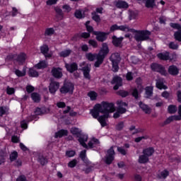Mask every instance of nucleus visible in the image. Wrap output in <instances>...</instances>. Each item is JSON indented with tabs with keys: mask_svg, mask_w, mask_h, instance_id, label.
I'll return each instance as SVG.
<instances>
[{
	"mask_svg": "<svg viewBox=\"0 0 181 181\" xmlns=\"http://www.w3.org/2000/svg\"><path fill=\"white\" fill-rule=\"evenodd\" d=\"M114 111L115 107L113 103L103 102L101 105L96 104L90 110V114L93 118L98 119L102 127H106L105 118H108L110 112H114Z\"/></svg>",
	"mask_w": 181,
	"mask_h": 181,
	"instance_id": "1",
	"label": "nucleus"
},
{
	"mask_svg": "<svg viewBox=\"0 0 181 181\" xmlns=\"http://www.w3.org/2000/svg\"><path fill=\"white\" fill-rule=\"evenodd\" d=\"M110 53V49L108 48V45L107 43H103L102 47L99 51L98 54H92L88 53L86 54V59L90 62H94L96 59V62H95V67H100L101 64H103L104 59H105V56Z\"/></svg>",
	"mask_w": 181,
	"mask_h": 181,
	"instance_id": "2",
	"label": "nucleus"
},
{
	"mask_svg": "<svg viewBox=\"0 0 181 181\" xmlns=\"http://www.w3.org/2000/svg\"><path fill=\"white\" fill-rule=\"evenodd\" d=\"M71 134L72 135H74L75 136H77L78 138V141L81 144V146L83 148H86V149H88L90 148V149L94 148L95 145H98L100 144V141L97 139H92L91 141H90L87 144L86 142L88 140V136L87 135H81V130L76 127H72L70 130Z\"/></svg>",
	"mask_w": 181,
	"mask_h": 181,
	"instance_id": "3",
	"label": "nucleus"
},
{
	"mask_svg": "<svg viewBox=\"0 0 181 181\" xmlns=\"http://www.w3.org/2000/svg\"><path fill=\"white\" fill-rule=\"evenodd\" d=\"M149 36H151V32L148 30L137 31L134 36V39L136 42H144V40H148Z\"/></svg>",
	"mask_w": 181,
	"mask_h": 181,
	"instance_id": "4",
	"label": "nucleus"
},
{
	"mask_svg": "<svg viewBox=\"0 0 181 181\" xmlns=\"http://www.w3.org/2000/svg\"><path fill=\"white\" fill-rule=\"evenodd\" d=\"M8 59H14L18 63V64H23L28 59V56L25 53H21L20 54L17 55V57L15 55H9L7 57Z\"/></svg>",
	"mask_w": 181,
	"mask_h": 181,
	"instance_id": "5",
	"label": "nucleus"
},
{
	"mask_svg": "<svg viewBox=\"0 0 181 181\" xmlns=\"http://www.w3.org/2000/svg\"><path fill=\"white\" fill-rule=\"evenodd\" d=\"M115 155V151H114V147L112 146L109 150H107V153L105 157V163H107V165H111V163H112Z\"/></svg>",
	"mask_w": 181,
	"mask_h": 181,
	"instance_id": "6",
	"label": "nucleus"
},
{
	"mask_svg": "<svg viewBox=\"0 0 181 181\" xmlns=\"http://www.w3.org/2000/svg\"><path fill=\"white\" fill-rule=\"evenodd\" d=\"M151 68L153 71H157V73H160L162 76H166L167 74L165 68L159 64H152L151 65Z\"/></svg>",
	"mask_w": 181,
	"mask_h": 181,
	"instance_id": "7",
	"label": "nucleus"
},
{
	"mask_svg": "<svg viewBox=\"0 0 181 181\" xmlns=\"http://www.w3.org/2000/svg\"><path fill=\"white\" fill-rule=\"evenodd\" d=\"M74 90V85L71 83H65L60 89V92L62 94H66L67 93H73Z\"/></svg>",
	"mask_w": 181,
	"mask_h": 181,
	"instance_id": "8",
	"label": "nucleus"
},
{
	"mask_svg": "<svg viewBox=\"0 0 181 181\" xmlns=\"http://www.w3.org/2000/svg\"><path fill=\"white\" fill-rule=\"evenodd\" d=\"M157 57L160 60H173V59H176L177 55L176 54H173V57L169 56V52H163L157 54Z\"/></svg>",
	"mask_w": 181,
	"mask_h": 181,
	"instance_id": "9",
	"label": "nucleus"
},
{
	"mask_svg": "<svg viewBox=\"0 0 181 181\" xmlns=\"http://www.w3.org/2000/svg\"><path fill=\"white\" fill-rule=\"evenodd\" d=\"M178 114L179 115H174L168 117L165 120V124H170L172 121H180L181 119V105L178 107Z\"/></svg>",
	"mask_w": 181,
	"mask_h": 181,
	"instance_id": "10",
	"label": "nucleus"
},
{
	"mask_svg": "<svg viewBox=\"0 0 181 181\" xmlns=\"http://www.w3.org/2000/svg\"><path fill=\"white\" fill-rule=\"evenodd\" d=\"M117 105H118L117 111L120 115L125 114L127 112V108L124 107H128V104H127V103L122 102V100H119L117 101Z\"/></svg>",
	"mask_w": 181,
	"mask_h": 181,
	"instance_id": "11",
	"label": "nucleus"
},
{
	"mask_svg": "<svg viewBox=\"0 0 181 181\" xmlns=\"http://www.w3.org/2000/svg\"><path fill=\"white\" fill-rule=\"evenodd\" d=\"M59 87H60V83L57 81H51L49 86V90L51 94H55L56 91L59 90Z\"/></svg>",
	"mask_w": 181,
	"mask_h": 181,
	"instance_id": "12",
	"label": "nucleus"
},
{
	"mask_svg": "<svg viewBox=\"0 0 181 181\" xmlns=\"http://www.w3.org/2000/svg\"><path fill=\"white\" fill-rule=\"evenodd\" d=\"M93 35L96 36V40L98 42H104V40H107V34L105 33L93 31Z\"/></svg>",
	"mask_w": 181,
	"mask_h": 181,
	"instance_id": "13",
	"label": "nucleus"
},
{
	"mask_svg": "<svg viewBox=\"0 0 181 181\" xmlns=\"http://www.w3.org/2000/svg\"><path fill=\"white\" fill-rule=\"evenodd\" d=\"M112 84H115L114 90H118L121 86H122V78L119 76H115L112 81Z\"/></svg>",
	"mask_w": 181,
	"mask_h": 181,
	"instance_id": "14",
	"label": "nucleus"
},
{
	"mask_svg": "<svg viewBox=\"0 0 181 181\" xmlns=\"http://www.w3.org/2000/svg\"><path fill=\"white\" fill-rule=\"evenodd\" d=\"M51 73L55 78H62L63 77V72L60 68H52Z\"/></svg>",
	"mask_w": 181,
	"mask_h": 181,
	"instance_id": "15",
	"label": "nucleus"
},
{
	"mask_svg": "<svg viewBox=\"0 0 181 181\" xmlns=\"http://www.w3.org/2000/svg\"><path fill=\"white\" fill-rule=\"evenodd\" d=\"M65 67L69 73H74V71H76L78 69V66L75 63L71 64H66Z\"/></svg>",
	"mask_w": 181,
	"mask_h": 181,
	"instance_id": "16",
	"label": "nucleus"
},
{
	"mask_svg": "<svg viewBox=\"0 0 181 181\" xmlns=\"http://www.w3.org/2000/svg\"><path fill=\"white\" fill-rule=\"evenodd\" d=\"M122 40H124V37H117L115 36L112 37V44L116 47H122Z\"/></svg>",
	"mask_w": 181,
	"mask_h": 181,
	"instance_id": "17",
	"label": "nucleus"
},
{
	"mask_svg": "<svg viewBox=\"0 0 181 181\" xmlns=\"http://www.w3.org/2000/svg\"><path fill=\"white\" fill-rule=\"evenodd\" d=\"M114 5L119 9H127L128 8V3L124 1H116L114 2Z\"/></svg>",
	"mask_w": 181,
	"mask_h": 181,
	"instance_id": "18",
	"label": "nucleus"
},
{
	"mask_svg": "<svg viewBox=\"0 0 181 181\" xmlns=\"http://www.w3.org/2000/svg\"><path fill=\"white\" fill-rule=\"evenodd\" d=\"M110 60L112 62V63H119V62H121V57L119 56V53L115 52L112 54Z\"/></svg>",
	"mask_w": 181,
	"mask_h": 181,
	"instance_id": "19",
	"label": "nucleus"
},
{
	"mask_svg": "<svg viewBox=\"0 0 181 181\" xmlns=\"http://www.w3.org/2000/svg\"><path fill=\"white\" fill-rule=\"evenodd\" d=\"M168 73L171 74V76H177V74H179V69L175 65H171L168 68Z\"/></svg>",
	"mask_w": 181,
	"mask_h": 181,
	"instance_id": "20",
	"label": "nucleus"
},
{
	"mask_svg": "<svg viewBox=\"0 0 181 181\" xmlns=\"http://www.w3.org/2000/svg\"><path fill=\"white\" fill-rule=\"evenodd\" d=\"M156 87L159 88V90H166L168 88L167 86H165V80L163 78H159L156 82Z\"/></svg>",
	"mask_w": 181,
	"mask_h": 181,
	"instance_id": "21",
	"label": "nucleus"
},
{
	"mask_svg": "<svg viewBox=\"0 0 181 181\" xmlns=\"http://www.w3.org/2000/svg\"><path fill=\"white\" fill-rule=\"evenodd\" d=\"M154 152H155V150L152 147H149L143 150V154L148 158L149 156H152Z\"/></svg>",
	"mask_w": 181,
	"mask_h": 181,
	"instance_id": "22",
	"label": "nucleus"
},
{
	"mask_svg": "<svg viewBox=\"0 0 181 181\" xmlns=\"http://www.w3.org/2000/svg\"><path fill=\"white\" fill-rule=\"evenodd\" d=\"M119 30H121L122 32H131L132 33H135V30L130 28L129 26H128L127 25H119Z\"/></svg>",
	"mask_w": 181,
	"mask_h": 181,
	"instance_id": "23",
	"label": "nucleus"
},
{
	"mask_svg": "<svg viewBox=\"0 0 181 181\" xmlns=\"http://www.w3.org/2000/svg\"><path fill=\"white\" fill-rule=\"evenodd\" d=\"M9 114V107L7 106H0V117L8 115Z\"/></svg>",
	"mask_w": 181,
	"mask_h": 181,
	"instance_id": "24",
	"label": "nucleus"
},
{
	"mask_svg": "<svg viewBox=\"0 0 181 181\" xmlns=\"http://www.w3.org/2000/svg\"><path fill=\"white\" fill-rule=\"evenodd\" d=\"M83 72V76L85 77V78H87L88 80H90V67H88V66H84L83 68H82Z\"/></svg>",
	"mask_w": 181,
	"mask_h": 181,
	"instance_id": "25",
	"label": "nucleus"
},
{
	"mask_svg": "<svg viewBox=\"0 0 181 181\" xmlns=\"http://www.w3.org/2000/svg\"><path fill=\"white\" fill-rule=\"evenodd\" d=\"M139 105L140 108H141V110L145 112L146 114L151 113V108L149 107H148V105L142 103V102H140L139 103Z\"/></svg>",
	"mask_w": 181,
	"mask_h": 181,
	"instance_id": "26",
	"label": "nucleus"
},
{
	"mask_svg": "<svg viewBox=\"0 0 181 181\" xmlns=\"http://www.w3.org/2000/svg\"><path fill=\"white\" fill-rule=\"evenodd\" d=\"M67 134H69V132L67 130L62 129L55 133V138H62L64 136H67Z\"/></svg>",
	"mask_w": 181,
	"mask_h": 181,
	"instance_id": "27",
	"label": "nucleus"
},
{
	"mask_svg": "<svg viewBox=\"0 0 181 181\" xmlns=\"http://www.w3.org/2000/svg\"><path fill=\"white\" fill-rule=\"evenodd\" d=\"M41 53L42 54L45 55V57H52V55L47 54V52H49V47L47 45H43L40 47Z\"/></svg>",
	"mask_w": 181,
	"mask_h": 181,
	"instance_id": "28",
	"label": "nucleus"
},
{
	"mask_svg": "<svg viewBox=\"0 0 181 181\" xmlns=\"http://www.w3.org/2000/svg\"><path fill=\"white\" fill-rule=\"evenodd\" d=\"M145 90H146V95L147 98H149V97H152V95L153 94V87L147 86L146 87Z\"/></svg>",
	"mask_w": 181,
	"mask_h": 181,
	"instance_id": "29",
	"label": "nucleus"
},
{
	"mask_svg": "<svg viewBox=\"0 0 181 181\" xmlns=\"http://www.w3.org/2000/svg\"><path fill=\"white\" fill-rule=\"evenodd\" d=\"M149 162V157H147L145 154H143L139 158V163H148Z\"/></svg>",
	"mask_w": 181,
	"mask_h": 181,
	"instance_id": "30",
	"label": "nucleus"
},
{
	"mask_svg": "<svg viewBox=\"0 0 181 181\" xmlns=\"http://www.w3.org/2000/svg\"><path fill=\"white\" fill-rule=\"evenodd\" d=\"M35 67L36 69H46L47 67V62L46 61H41L38 64H37Z\"/></svg>",
	"mask_w": 181,
	"mask_h": 181,
	"instance_id": "31",
	"label": "nucleus"
},
{
	"mask_svg": "<svg viewBox=\"0 0 181 181\" xmlns=\"http://www.w3.org/2000/svg\"><path fill=\"white\" fill-rule=\"evenodd\" d=\"M71 54V49H66L59 52L60 57H69Z\"/></svg>",
	"mask_w": 181,
	"mask_h": 181,
	"instance_id": "32",
	"label": "nucleus"
},
{
	"mask_svg": "<svg viewBox=\"0 0 181 181\" xmlns=\"http://www.w3.org/2000/svg\"><path fill=\"white\" fill-rule=\"evenodd\" d=\"M30 77H38L39 76V72L35 70V69H30L28 72Z\"/></svg>",
	"mask_w": 181,
	"mask_h": 181,
	"instance_id": "33",
	"label": "nucleus"
},
{
	"mask_svg": "<svg viewBox=\"0 0 181 181\" xmlns=\"http://www.w3.org/2000/svg\"><path fill=\"white\" fill-rule=\"evenodd\" d=\"M31 98L34 103H39V101H40V95L38 93H32Z\"/></svg>",
	"mask_w": 181,
	"mask_h": 181,
	"instance_id": "34",
	"label": "nucleus"
},
{
	"mask_svg": "<svg viewBox=\"0 0 181 181\" xmlns=\"http://www.w3.org/2000/svg\"><path fill=\"white\" fill-rule=\"evenodd\" d=\"M168 176H169V171H168L167 170L161 171L159 175L160 179H166Z\"/></svg>",
	"mask_w": 181,
	"mask_h": 181,
	"instance_id": "35",
	"label": "nucleus"
},
{
	"mask_svg": "<svg viewBox=\"0 0 181 181\" xmlns=\"http://www.w3.org/2000/svg\"><path fill=\"white\" fill-rule=\"evenodd\" d=\"M156 6V4H155V0H147L146 1V8H153Z\"/></svg>",
	"mask_w": 181,
	"mask_h": 181,
	"instance_id": "36",
	"label": "nucleus"
},
{
	"mask_svg": "<svg viewBox=\"0 0 181 181\" xmlns=\"http://www.w3.org/2000/svg\"><path fill=\"white\" fill-rule=\"evenodd\" d=\"M54 28H49L45 30V36H52V35H54Z\"/></svg>",
	"mask_w": 181,
	"mask_h": 181,
	"instance_id": "37",
	"label": "nucleus"
},
{
	"mask_svg": "<svg viewBox=\"0 0 181 181\" xmlns=\"http://www.w3.org/2000/svg\"><path fill=\"white\" fill-rule=\"evenodd\" d=\"M177 111V107L176 105H170L168 106V112L170 114H175Z\"/></svg>",
	"mask_w": 181,
	"mask_h": 181,
	"instance_id": "38",
	"label": "nucleus"
},
{
	"mask_svg": "<svg viewBox=\"0 0 181 181\" xmlns=\"http://www.w3.org/2000/svg\"><path fill=\"white\" fill-rule=\"evenodd\" d=\"M168 47L170 49H172L173 50H177V49H179V45H177V43H175L174 42H171L169 43Z\"/></svg>",
	"mask_w": 181,
	"mask_h": 181,
	"instance_id": "39",
	"label": "nucleus"
},
{
	"mask_svg": "<svg viewBox=\"0 0 181 181\" xmlns=\"http://www.w3.org/2000/svg\"><path fill=\"white\" fill-rule=\"evenodd\" d=\"M16 159H18V152L13 151L10 154V160H11V162H13V161L16 160Z\"/></svg>",
	"mask_w": 181,
	"mask_h": 181,
	"instance_id": "40",
	"label": "nucleus"
},
{
	"mask_svg": "<svg viewBox=\"0 0 181 181\" xmlns=\"http://www.w3.org/2000/svg\"><path fill=\"white\" fill-rule=\"evenodd\" d=\"M15 74L18 76V77H24V76H26V71H20L18 69H16L15 71Z\"/></svg>",
	"mask_w": 181,
	"mask_h": 181,
	"instance_id": "41",
	"label": "nucleus"
},
{
	"mask_svg": "<svg viewBox=\"0 0 181 181\" xmlns=\"http://www.w3.org/2000/svg\"><path fill=\"white\" fill-rule=\"evenodd\" d=\"M92 18L93 21H95V22H101V18H100V16H98V14H97V13L95 12L92 13Z\"/></svg>",
	"mask_w": 181,
	"mask_h": 181,
	"instance_id": "42",
	"label": "nucleus"
},
{
	"mask_svg": "<svg viewBox=\"0 0 181 181\" xmlns=\"http://www.w3.org/2000/svg\"><path fill=\"white\" fill-rule=\"evenodd\" d=\"M88 97H90V100H92L93 101H94V100L97 99V93L94 92V91H91L89 92L88 93Z\"/></svg>",
	"mask_w": 181,
	"mask_h": 181,
	"instance_id": "43",
	"label": "nucleus"
},
{
	"mask_svg": "<svg viewBox=\"0 0 181 181\" xmlns=\"http://www.w3.org/2000/svg\"><path fill=\"white\" fill-rule=\"evenodd\" d=\"M170 26H171V28H173V29H177L178 32L181 31V25L179 23H171L170 24Z\"/></svg>",
	"mask_w": 181,
	"mask_h": 181,
	"instance_id": "44",
	"label": "nucleus"
},
{
	"mask_svg": "<svg viewBox=\"0 0 181 181\" xmlns=\"http://www.w3.org/2000/svg\"><path fill=\"white\" fill-rule=\"evenodd\" d=\"M119 62H112V71H115V73H117L118 70H119V66H118Z\"/></svg>",
	"mask_w": 181,
	"mask_h": 181,
	"instance_id": "45",
	"label": "nucleus"
},
{
	"mask_svg": "<svg viewBox=\"0 0 181 181\" xmlns=\"http://www.w3.org/2000/svg\"><path fill=\"white\" fill-rule=\"evenodd\" d=\"M76 165H77V160L74 159L68 163V167L69 168H76Z\"/></svg>",
	"mask_w": 181,
	"mask_h": 181,
	"instance_id": "46",
	"label": "nucleus"
},
{
	"mask_svg": "<svg viewBox=\"0 0 181 181\" xmlns=\"http://www.w3.org/2000/svg\"><path fill=\"white\" fill-rule=\"evenodd\" d=\"M175 40H178V42H181V30L177 31L174 34Z\"/></svg>",
	"mask_w": 181,
	"mask_h": 181,
	"instance_id": "47",
	"label": "nucleus"
},
{
	"mask_svg": "<svg viewBox=\"0 0 181 181\" xmlns=\"http://www.w3.org/2000/svg\"><path fill=\"white\" fill-rule=\"evenodd\" d=\"M88 43L90 46H93L95 49L98 47V43H97V41L94 40H90L88 41Z\"/></svg>",
	"mask_w": 181,
	"mask_h": 181,
	"instance_id": "48",
	"label": "nucleus"
},
{
	"mask_svg": "<svg viewBox=\"0 0 181 181\" xmlns=\"http://www.w3.org/2000/svg\"><path fill=\"white\" fill-rule=\"evenodd\" d=\"M117 94H119V95H121V97L125 98L127 97V95H129V93L128 91H125V90H119L117 92Z\"/></svg>",
	"mask_w": 181,
	"mask_h": 181,
	"instance_id": "49",
	"label": "nucleus"
},
{
	"mask_svg": "<svg viewBox=\"0 0 181 181\" xmlns=\"http://www.w3.org/2000/svg\"><path fill=\"white\" fill-rule=\"evenodd\" d=\"M74 15L77 19H81V18H83V13L80 10H76Z\"/></svg>",
	"mask_w": 181,
	"mask_h": 181,
	"instance_id": "50",
	"label": "nucleus"
},
{
	"mask_svg": "<svg viewBox=\"0 0 181 181\" xmlns=\"http://www.w3.org/2000/svg\"><path fill=\"white\" fill-rule=\"evenodd\" d=\"M55 11L60 16L61 18H63L64 13H63V10H62L60 8H55Z\"/></svg>",
	"mask_w": 181,
	"mask_h": 181,
	"instance_id": "51",
	"label": "nucleus"
},
{
	"mask_svg": "<svg viewBox=\"0 0 181 181\" xmlns=\"http://www.w3.org/2000/svg\"><path fill=\"white\" fill-rule=\"evenodd\" d=\"M126 78L127 81H132V80H134V76L132 74V72H128L126 75Z\"/></svg>",
	"mask_w": 181,
	"mask_h": 181,
	"instance_id": "52",
	"label": "nucleus"
},
{
	"mask_svg": "<svg viewBox=\"0 0 181 181\" xmlns=\"http://www.w3.org/2000/svg\"><path fill=\"white\" fill-rule=\"evenodd\" d=\"M5 163V153L0 152V165Z\"/></svg>",
	"mask_w": 181,
	"mask_h": 181,
	"instance_id": "53",
	"label": "nucleus"
},
{
	"mask_svg": "<svg viewBox=\"0 0 181 181\" xmlns=\"http://www.w3.org/2000/svg\"><path fill=\"white\" fill-rule=\"evenodd\" d=\"M39 162L41 163V165H46V163H47V158L43 156L40 157Z\"/></svg>",
	"mask_w": 181,
	"mask_h": 181,
	"instance_id": "54",
	"label": "nucleus"
},
{
	"mask_svg": "<svg viewBox=\"0 0 181 181\" xmlns=\"http://www.w3.org/2000/svg\"><path fill=\"white\" fill-rule=\"evenodd\" d=\"M62 9H64V12H66L67 13H69V12H70L71 11V7H70V6L66 4L62 6Z\"/></svg>",
	"mask_w": 181,
	"mask_h": 181,
	"instance_id": "55",
	"label": "nucleus"
},
{
	"mask_svg": "<svg viewBox=\"0 0 181 181\" xmlns=\"http://www.w3.org/2000/svg\"><path fill=\"white\" fill-rule=\"evenodd\" d=\"M66 156H68V158H73V156H74V155H76V151H66Z\"/></svg>",
	"mask_w": 181,
	"mask_h": 181,
	"instance_id": "56",
	"label": "nucleus"
},
{
	"mask_svg": "<svg viewBox=\"0 0 181 181\" xmlns=\"http://www.w3.org/2000/svg\"><path fill=\"white\" fill-rule=\"evenodd\" d=\"M115 30H119V25L115 24L110 27V32H115Z\"/></svg>",
	"mask_w": 181,
	"mask_h": 181,
	"instance_id": "57",
	"label": "nucleus"
},
{
	"mask_svg": "<svg viewBox=\"0 0 181 181\" xmlns=\"http://www.w3.org/2000/svg\"><path fill=\"white\" fill-rule=\"evenodd\" d=\"M6 93L8 94V95H11V94H13L15 93V89L13 88H9V86L7 87Z\"/></svg>",
	"mask_w": 181,
	"mask_h": 181,
	"instance_id": "58",
	"label": "nucleus"
},
{
	"mask_svg": "<svg viewBox=\"0 0 181 181\" xmlns=\"http://www.w3.org/2000/svg\"><path fill=\"white\" fill-rule=\"evenodd\" d=\"M117 151L122 155H127V151H125V149H124V148H122V147H117Z\"/></svg>",
	"mask_w": 181,
	"mask_h": 181,
	"instance_id": "59",
	"label": "nucleus"
},
{
	"mask_svg": "<svg viewBox=\"0 0 181 181\" xmlns=\"http://www.w3.org/2000/svg\"><path fill=\"white\" fill-rule=\"evenodd\" d=\"M57 107H58V108H64L66 107V103L64 102H58Z\"/></svg>",
	"mask_w": 181,
	"mask_h": 181,
	"instance_id": "60",
	"label": "nucleus"
},
{
	"mask_svg": "<svg viewBox=\"0 0 181 181\" xmlns=\"http://www.w3.org/2000/svg\"><path fill=\"white\" fill-rule=\"evenodd\" d=\"M86 151L83 150L80 153V158L81 159H82L83 160H86Z\"/></svg>",
	"mask_w": 181,
	"mask_h": 181,
	"instance_id": "61",
	"label": "nucleus"
},
{
	"mask_svg": "<svg viewBox=\"0 0 181 181\" xmlns=\"http://www.w3.org/2000/svg\"><path fill=\"white\" fill-rule=\"evenodd\" d=\"M122 128H124V122H120L116 126V129H117V131H121V129H122Z\"/></svg>",
	"mask_w": 181,
	"mask_h": 181,
	"instance_id": "62",
	"label": "nucleus"
},
{
	"mask_svg": "<svg viewBox=\"0 0 181 181\" xmlns=\"http://www.w3.org/2000/svg\"><path fill=\"white\" fill-rule=\"evenodd\" d=\"M26 91L29 93H33V91H35V88L32 86H26Z\"/></svg>",
	"mask_w": 181,
	"mask_h": 181,
	"instance_id": "63",
	"label": "nucleus"
},
{
	"mask_svg": "<svg viewBox=\"0 0 181 181\" xmlns=\"http://www.w3.org/2000/svg\"><path fill=\"white\" fill-rule=\"evenodd\" d=\"M16 181H28V180H26V177L25 175H21L17 178Z\"/></svg>",
	"mask_w": 181,
	"mask_h": 181,
	"instance_id": "64",
	"label": "nucleus"
}]
</instances>
